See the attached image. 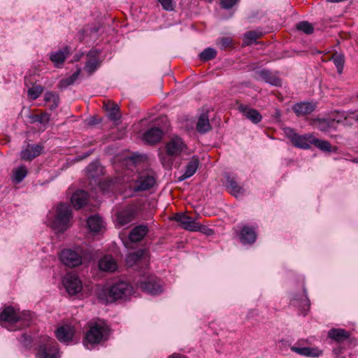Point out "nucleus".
I'll use <instances>...</instances> for the list:
<instances>
[{"label": "nucleus", "instance_id": "obj_1", "mask_svg": "<svg viewBox=\"0 0 358 358\" xmlns=\"http://www.w3.org/2000/svg\"><path fill=\"white\" fill-rule=\"evenodd\" d=\"M110 329L102 320H92L89 322V329L85 334V341L91 345L99 344L108 340Z\"/></svg>", "mask_w": 358, "mask_h": 358}, {"label": "nucleus", "instance_id": "obj_2", "mask_svg": "<svg viewBox=\"0 0 358 358\" xmlns=\"http://www.w3.org/2000/svg\"><path fill=\"white\" fill-rule=\"evenodd\" d=\"M28 317H30V313L24 314V318H22L13 307L7 306L0 313V324L4 326L3 322H6L8 324V327H6L8 330L13 331L15 330L13 328V325L17 327L20 325L28 326Z\"/></svg>", "mask_w": 358, "mask_h": 358}, {"label": "nucleus", "instance_id": "obj_3", "mask_svg": "<svg viewBox=\"0 0 358 358\" xmlns=\"http://www.w3.org/2000/svg\"><path fill=\"white\" fill-rule=\"evenodd\" d=\"M71 217V206L65 203H60L57 207L55 218L52 223V227L60 232H63L69 227Z\"/></svg>", "mask_w": 358, "mask_h": 358}, {"label": "nucleus", "instance_id": "obj_4", "mask_svg": "<svg viewBox=\"0 0 358 358\" xmlns=\"http://www.w3.org/2000/svg\"><path fill=\"white\" fill-rule=\"evenodd\" d=\"M134 292V287L129 282L123 280L113 283L108 289V295L113 300L127 299Z\"/></svg>", "mask_w": 358, "mask_h": 358}, {"label": "nucleus", "instance_id": "obj_5", "mask_svg": "<svg viewBox=\"0 0 358 358\" xmlns=\"http://www.w3.org/2000/svg\"><path fill=\"white\" fill-rule=\"evenodd\" d=\"M285 133L292 143L296 148L308 149L312 145V140L314 136L313 134L299 135L291 128H286Z\"/></svg>", "mask_w": 358, "mask_h": 358}, {"label": "nucleus", "instance_id": "obj_6", "mask_svg": "<svg viewBox=\"0 0 358 358\" xmlns=\"http://www.w3.org/2000/svg\"><path fill=\"white\" fill-rule=\"evenodd\" d=\"M45 343L39 346L38 358H59L57 342L49 337L44 338Z\"/></svg>", "mask_w": 358, "mask_h": 358}, {"label": "nucleus", "instance_id": "obj_7", "mask_svg": "<svg viewBox=\"0 0 358 358\" xmlns=\"http://www.w3.org/2000/svg\"><path fill=\"white\" fill-rule=\"evenodd\" d=\"M137 284L142 290L151 295H158L162 292L160 280L155 276H149L144 280L138 281Z\"/></svg>", "mask_w": 358, "mask_h": 358}, {"label": "nucleus", "instance_id": "obj_8", "mask_svg": "<svg viewBox=\"0 0 358 358\" xmlns=\"http://www.w3.org/2000/svg\"><path fill=\"white\" fill-rule=\"evenodd\" d=\"M187 148L186 144L178 136L171 138L166 144V152L169 156L176 157L180 155Z\"/></svg>", "mask_w": 358, "mask_h": 358}, {"label": "nucleus", "instance_id": "obj_9", "mask_svg": "<svg viewBox=\"0 0 358 358\" xmlns=\"http://www.w3.org/2000/svg\"><path fill=\"white\" fill-rule=\"evenodd\" d=\"M254 77L257 80L261 79L275 87H280L282 85V80L278 77V76L266 69L255 71Z\"/></svg>", "mask_w": 358, "mask_h": 358}, {"label": "nucleus", "instance_id": "obj_10", "mask_svg": "<svg viewBox=\"0 0 358 358\" xmlns=\"http://www.w3.org/2000/svg\"><path fill=\"white\" fill-rule=\"evenodd\" d=\"M63 284L70 295H75L80 292L83 287L80 280L73 273H67L63 279Z\"/></svg>", "mask_w": 358, "mask_h": 358}, {"label": "nucleus", "instance_id": "obj_11", "mask_svg": "<svg viewBox=\"0 0 358 358\" xmlns=\"http://www.w3.org/2000/svg\"><path fill=\"white\" fill-rule=\"evenodd\" d=\"M62 262L67 266L76 267L83 262L82 256L78 252L71 250H64L60 255Z\"/></svg>", "mask_w": 358, "mask_h": 358}, {"label": "nucleus", "instance_id": "obj_12", "mask_svg": "<svg viewBox=\"0 0 358 358\" xmlns=\"http://www.w3.org/2000/svg\"><path fill=\"white\" fill-rule=\"evenodd\" d=\"M43 150V146L39 144H28L20 152V158L24 161H31L39 156Z\"/></svg>", "mask_w": 358, "mask_h": 358}, {"label": "nucleus", "instance_id": "obj_13", "mask_svg": "<svg viewBox=\"0 0 358 358\" xmlns=\"http://www.w3.org/2000/svg\"><path fill=\"white\" fill-rule=\"evenodd\" d=\"M135 215L136 210L134 207H126L124 209L117 213V224L120 227H122L129 224L134 219Z\"/></svg>", "mask_w": 358, "mask_h": 358}, {"label": "nucleus", "instance_id": "obj_14", "mask_svg": "<svg viewBox=\"0 0 358 358\" xmlns=\"http://www.w3.org/2000/svg\"><path fill=\"white\" fill-rule=\"evenodd\" d=\"M172 220L178 222L185 230L194 231L196 229V222L195 220H193L191 217L183 213L175 214Z\"/></svg>", "mask_w": 358, "mask_h": 358}, {"label": "nucleus", "instance_id": "obj_15", "mask_svg": "<svg viewBox=\"0 0 358 358\" xmlns=\"http://www.w3.org/2000/svg\"><path fill=\"white\" fill-rule=\"evenodd\" d=\"M316 106V104L313 102L301 101L293 105L292 110L297 116H304L313 113L315 110Z\"/></svg>", "mask_w": 358, "mask_h": 358}, {"label": "nucleus", "instance_id": "obj_16", "mask_svg": "<svg viewBox=\"0 0 358 358\" xmlns=\"http://www.w3.org/2000/svg\"><path fill=\"white\" fill-rule=\"evenodd\" d=\"M145 254L146 252L143 249H139L134 252L129 253L126 258L127 265L129 266L141 264H145L147 265L148 258Z\"/></svg>", "mask_w": 358, "mask_h": 358}, {"label": "nucleus", "instance_id": "obj_17", "mask_svg": "<svg viewBox=\"0 0 358 358\" xmlns=\"http://www.w3.org/2000/svg\"><path fill=\"white\" fill-rule=\"evenodd\" d=\"M155 179L152 176L148 173H143L140 176L136 181V185L134 187L135 191H145L153 187Z\"/></svg>", "mask_w": 358, "mask_h": 358}, {"label": "nucleus", "instance_id": "obj_18", "mask_svg": "<svg viewBox=\"0 0 358 358\" xmlns=\"http://www.w3.org/2000/svg\"><path fill=\"white\" fill-rule=\"evenodd\" d=\"M238 109L243 115L252 123L257 124L262 120V115L256 110L249 108L246 105L240 104L238 106Z\"/></svg>", "mask_w": 358, "mask_h": 358}, {"label": "nucleus", "instance_id": "obj_19", "mask_svg": "<svg viewBox=\"0 0 358 358\" xmlns=\"http://www.w3.org/2000/svg\"><path fill=\"white\" fill-rule=\"evenodd\" d=\"M313 126L322 132H329L336 129L334 119L316 118L313 120Z\"/></svg>", "mask_w": 358, "mask_h": 358}, {"label": "nucleus", "instance_id": "obj_20", "mask_svg": "<svg viewBox=\"0 0 358 358\" xmlns=\"http://www.w3.org/2000/svg\"><path fill=\"white\" fill-rule=\"evenodd\" d=\"M239 238L243 244L253 243L257 238L255 229L248 225L243 226L240 231Z\"/></svg>", "mask_w": 358, "mask_h": 358}, {"label": "nucleus", "instance_id": "obj_21", "mask_svg": "<svg viewBox=\"0 0 358 358\" xmlns=\"http://www.w3.org/2000/svg\"><path fill=\"white\" fill-rule=\"evenodd\" d=\"M291 303L300 308L303 312H306L310 306V301L307 297L306 289H303L302 293L294 295L291 299Z\"/></svg>", "mask_w": 358, "mask_h": 358}, {"label": "nucleus", "instance_id": "obj_22", "mask_svg": "<svg viewBox=\"0 0 358 358\" xmlns=\"http://www.w3.org/2000/svg\"><path fill=\"white\" fill-rule=\"evenodd\" d=\"M88 60L85 65V70L90 73H93L100 66L99 52L96 50H90L87 54Z\"/></svg>", "mask_w": 358, "mask_h": 358}, {"label": "nucleus", "instance_id": "obj_23", "mask_svg": "<svg viewBox=\"0 0 358 358\" xmlns=\"http://www.w3.org/2000/svg\"><path fill=\"white\" fill-rule=\"evenodd\" d=\"M55 334L60 342L68 343L73 338L74 328L70 325L62 326L57 329Z\"/></svg>", "mask_w": 358, "mask_h": 358}, {"label": "nucleus", "instance_id": "obj_24", "mask_svg": "<svg viewBox=\"0 0 358 358\" xmlns=\"http://www.w3.org/2000/svg\"><path fill=\"white\" fill-rule=\"evenodd\" d=\"M164 136L163 131L158 127H153L148 129L143 134V139L150 144L159 143Z\"/></svg>", "mask_w": 358, "mask_h": 358}, {"label": "nucleus", "instance_id": "obj_25", "mask_svg": "<svg viewBox=\"0 0 358 358\" xmlns=\"http://www.w3.org/2000/svg\"><path fill=\"white\" fill-rule=\"evenodd\" d=\"M199 166V159L196 156H194L188 162L185 167V173L178 178L180 181L184 180L192 177L196 171Z\"/></svg>", "mask_w": 358, "mask_h": 358}, {"label": "nucleus", "instance_id": "obj_26", "mask_svg": "<svg viewBox=\"0 0 358 358\" xmlns=\"http://www.w3.org/2000/svg\"><path fill=\"white\" fill-rule=\"evenodd\" d=\"M99 268L103 271L113 272L117 270V265L110 255H105L99 261Z\"/></svg>", "mask_w": 358, "mask_h": 358}, {"label": "nucleus", "instance_id": "obj_27", "mask_svg": "<svg viewBox=\"0 0 358 358\" xmlns=\"http://www.w3.org/2000/svg\"><path fill=\"white\" fill-rule=\"evenodd\" d=\"M88 194L85 191L78 190L71 196V203L76 209H80L87 201Z\"/></svg>", "mask_w": 358, "mask_h": 358}, {"label": "nucleus", "instance_id": "obj_28", "mask_svg": "<svg viewBox=\"0 0 358 358\" xmlns=\"http://www.w3.org/2000/svg\"><path fill=\"white\" fill-rule=\"evenodd\" d=\"M148 231V229L146 225H138L131 230L129 238L131 242H138L145 237Z\"/></svg>", "mask_w": 358, "mask_h": 358}, {"label": "nucleus", "instance_id": "obj_29", "mask_svg": "<svg viewBox=\"0 0 358 358\" xmlns=\"http://www.w3.org/2000/svg\"><path fill=\"white\" fill-rule=\"evenodd\" d=\"M70 50L68 47H65L63 50H59L57 52H52L50 55V60L55 64L56 66L62 64L66 57L69 56Z\"/></svg>", "mask_w": 358, "mask_h": 358}, {"label": "nucleus", "instance_id": "obj_30", "mask_svg": "<svg viewBox=\"0 0 358 358\" xmlns=\"http://www.w3.org/2000/svg\"><path fill=\"white\" fill-rule=\"evenodd\" d=\"M86 173L90 178H96L103 174V167L98 161H94L87 166Z\"/></svg>", "mask_w": 358, "mask_h": 358}, {"label": "nucleus", "instance_id": "obj_31", "mask_svg": "<svg viewBox=\"0 0 358 358\" xmlns=\"http://www.w3.org/2000/svg\"><path fill=\"white\" fill-rule=\"evenodd\" d=\"M211 129L209 122V117L208 113H202L198 120L196 124V130L201 134H205Z\"/></svg>", "mask_w": 358, "mask_h": 358}, {"label": "nucleus", "instance_id": "obj_32", "mask_svg": "<svg viewBox=\"0 0 358 358\" xmlns=\"http://www.w3.org/2000/svg\"><path fill=\"white\" fill-rule=\"evenodd\" d=\"M87 226L90 230L94 233L101 231L103 227V222L99 215H92L87 219Z\"/></svg>", "mask_w": 358, "mask_h": 358}, {"label": "nucleus", "instance_id": "obj_33", "mask_svg": "<svg viewBox=\"0 0 358 358\" xmlns=\"http://www.w3.org/2000/svg\"><path fill=\"white\" fill-rule=\"evenodd\" d=\"M104 108L110 120L115 121L120 118V108L117 104L108 101L104 104Z\"/></svg>", "mask_w": 358, "mask_h": 358}, {"label": "nucleus", "instance_id": "obj_34", "mask_svg": "<svg viewBox=\"0 0 358 358\" xmlns=\"http://www.w3.org/2000/svg\"><path fill=\"white\" fill-rule=\"evenodd\" d=\"M328 336L336 341L341 342L348 339L350 334L343 329H331L328 332Z\"/></svg>", "mask_w": 358, "mask_h": 358}, {"label": "nucleus", "instance_id": "obj_35", "mask_svg": "<svg viewBox=\"0 0 358 358\" xmlns=\"http://www.w3.org/2000/svg\"><path fill=\"white\" fill-rule=\"evenodd\" d=\"M227 187L234 196L237 197L244 193V189L238 185L235 178L227 176Z\"/></svg>", "mask_w": 358, "mask_h": 358}, {"label": "nucleus", "instance_id": "obj_36", "mask_svg": "<svg viewBox=\"0 0 358 358\" xmlns=\"http://www.w3.org/2000/svg\"><path fill=\"white\" fill-rule=\"evenodd\" d=\"M28 170L24 165H21L19 167L13 170L12 180L14 183L18 184L22 182L24 178L27 176Z\"/></svg>", "mask_w": 358, "mask_h": 358}, {"label": "nucleus", "instance_id": "obj_37", "mask_svg": "<svg viewBox=\"0 0 358 358\" xmlns=\"http://www.w3.org/2000/svg\"><path fill=\"white\" fill-rule=\"evenodd\" d=\"M331 60L334 62L336 69L337 72L339 74H341L343 73L344 64H345V56L342 53H338L336 52L331 57Z\"/></svg>", "mask_w": 358, "mask_h": 358}, {"label": "nucleus", "instance_id": "obj_38", "mask_svg": "<svg viewBox=\"0 0 358 358\" xmlns=\"http://www.w3.org/2000/svg\"><path fill=\"white\" fill-rule=\"evenodd\" d=\"M44 101L46 103H52L50 106L51 110H55L59 105V96L56 92L48 91L44 94Z\"/></svg>", "mask_w": 358, "mask_h": 358}, {"label": "nucleus", "instance_id": "obj_39", "mask_svg": "<svg viewBox=\"0 0 358 358\" xmlns=\"http://www.w3.org/2000/svg\"><path fill=\"white\" fill-rule=\"evenodd\" d=\"M80 69H77L71 76L59 81V87L64 89L73 85L80 74Z\"/></svg>", "mask_w": 358, "mask_h": 358}, {"label": "nucleus", "instance_id": "obj_40", "mask_svg": "<svg viewBox=\"0 0 358 358\" xmlns=\"http://www.w3.org/2000/svg\"><path fill=\"white\" fill-rule=\"evenodd\" d=\"M262 33L257 31H250L244 34L243 42L246 45H250L256 42L257 39L260 38Z\"/></svg>", "mask_w": 358, "mask_h": 358}, {"label": "nucleus", "instance_id": "obj_41", "mask_svg": "<svg viewBox=\"0 0 358 358\" xmlns=\"http://www.w3.org/2000/svg\"><path fill=\"white\" fill-rule=\"evenodd\" d=\"M312 145H315L322 151H331V145L329 141L318 139L315 136H313V139L312 140Z\"/></svg>", "mask_w": 358, "mask_h": 358}, {"label": "nucleus", "instance_id": "obj_42", "mask_svg": "<svg viewBox=\"0 0 358 358\" xmlns=\"http://www.w3.org/2000/svg\"><path fill=\"white\" fill-rule=\"evenodd\" d=\"M217 51L212 48H207L199 54V58L204 62L209 61L216 57Z\"/></svg>", "mask_w": 358, "mask_h": 358}, {"label": "nucleus", "instance_id": "obj_43", "mask_svg": "<svg viewBox=\"0 0 358 358\" xmlns=\"http://www.w3.org/2000/svg\"><path fill=\"white\" fill-rule=\"evenodd\" d=\"M296 29L306 34H310L313 32V25L308 21H302L296 24Z\"/></svg>", "mask_w": 358, "mask_h": 358}, {"label": "nucleus", "instance_id": "obj_44", "mask_svg": "<svg viewBox=\"0 0 358 358\" xmlns=\"http://www.w3.org/2000/svg\"><path fill=\"white\" fill-rule=\"evenodd\" d=\"M43 91V87L40 85L34 86L28 90V96L32 99H38Z\"/></svg>", "mask_w": 358, "mask_h": 358}, {"label": "nucleus", "instance_id": "obj_45", "mask_svg": "<svg viewBox=\"0 0 358 358\" xmlns=\"http://www.w3.org/2000/svg\"><path fill=\"white\" fill-rule=\"evenodd\" d=\"M321 355L322 351L317 348L305 347V351L303 356L308 357H318Z\"/></svg>", "mask_w": 358, "mask_h": 358}, {"label": "nucleus", "instance_id": "obj_46", "mask_svg": "<svg viewBox=\"0 0 358 358\" xmlns=\"http://www.w3.org/2000/svg\"><path fill=\"white\" fill-rule=\"evenodd\" d=\"M50 114L44 113L41 115H34L33 119L34 122H38L42 124H47L50 121Z\"/></svg>", "mask_w": 358, "mask_h": 358}, {"label": "nucleus", "instance_id": "obj_47", "mask_svg": "<svg viewBox=\"0 0 358 358\" xmlns=\"http://www.w3.org/2000/svg\"><path fill=\"white\" fill-rule=\"evenodd\" d=\"M19 341L24 347L29 348L31 346L32 338L29 335L27 334H22L19 338Z\"/></svg>", "mask_w": 358, "mask_h": 358}, {"label": "nucleus", "instance_id": "obj_48", "mask_svg": "<svg viewBox=\"0 0 358 358\" xmlns=\"http://www.w3.org/2000/svg\"><path fill=\"white\" fill-rule=\"evenodd\" d=\"M194 231H200L207 236H212L214 234V231L212 229L205 225H201L198 222H196V227Z\"/></svg>", "mask_w": 358, "mask_h": 358}, {"label": "nucleus", "instance_id": "obj_49", "mask_svg": "<svg viewBox=\"0 0 358 358\" xmlns=\"http://www.w3.org/2000/svg\"><path fill=\"white\" fill-rule=\"evenodd\" d=\"M217 44L221 49H225L231 46L232 39L230 37H222L217 41Z\"/></svg>", "mask_w": 358, "mask_h": 358}, {"label": "nucleus", "instance_id": "obj_50", "mask_svg": "<svg viewBox=\"0 0 358 358\" xmlns=\"http://www.w3.org/2000/svg\"><path fill=\"white\" fill-rule=\"evenodd\" d=\"M164 10L171 11L174 10L173 0H158Z\"/></svg>", "mask_w": 358, "mask_h": 358}, {"label": "nucleus", "instance_id": "obj_51", "mask_svg": "<svg viewBox=\"0 0 358 358\" xmlns=\"http://www.w3.org/2000/svg\"><path fill=\"white\" fill-rule=\"evenodd\" d=\"M238 0H221L220 5L224 9H230L236 4Z\"/></svg>", "mask_w": 358, "mask_h": 358}, {"label": "nucleus", "instance_id": "obj_52", "mask_svg": "<svg viewBox=\"0 0 358 358\" xmlns=\"http://www.w3.org/2000/svg\"><path fill=\"white\" fill-rule=\"evenodd\" d=\"M290 349L292 352H296V354L303 356V354L305 351V347L299 348L296 346H290Z\"/></svg>", "mask_w": 358, "mask_h": 358}, {"label": "nucleus", "instance_id": "obj_53", "mask_svg": "<svg viewBox=\"0 0 358 358\" xmlns=\"http://www.w3.org/2000/svg\"><path fill=\"white\" fill-rule=\"evenodd\" d=\"M279 343L281 344V348H285L287 347H289L291 345V343H289V341L287 340H285V339H282L279 341Z\"/></svg>", "mask_w": 358, "mask_h": 358}, {"label": "nucleus", "instance_id": "obj_54", "mask_svg": "<svg viewBox=\"0 0 358 358\" xmlns=\"http://www.w3.org/2000/svg\"><path fill=\"white\" fill-rule=\"evenodd\" d=\"M169 358H188V357L183 355L179 354V353H173L171 355H170L169 357Z\"/></svg>", "mask_w": 358, "mask_h": 358}, {"label": "nucleus", "instance_id": "obj_55", "mask_svg": "<svg viewBox=\"0 0 358 358\" xmlns=\"http://www.w3.org/2000/svg\"><path fill=\"white\" fill-rule=\"evenodd\" d=\"M91 154V152H86L84 156L82 157V159L87 157Z\"/></svg>", "mask_w": 358, "mask_h": 358}, {"label": "nucleus", "instance_id": "obj_56", "mask_svg": "<svg viewBox=\"0 0 358 358\" xmlns=\"http://www.w3.org/2000/svg\"><path fill=\"white\" fill-rule=\"evenodd\" d=\"M355 120L358 122V114L355 117Z\"/></svg>", "mask_w": 358, "mask_h": 358}, {"label": "nucleus", "instance_id": "obj_57", "mask_svg": "<svg viewBox=\"0 0 358 358\" xmlns=\"http://www.w3.org/2000/svg\"><path fill=\"white\" fill-rule=\"evenodd\" d=\"M210 1H211L212 0H209Z\"/></svg>", "mask_w": 358, "mask_h": 358}, {"label": "nucleus", "instance_id": "obj_58", "mask_svg": "<svg viewBox=\"0 0 358 358\" xmlns=\"http://www.w3.org/2000/svg\"><path fill=\"white\" fill-rule=\"evenodd\" d=\"M357 99H358V94H357Z\"/></svg>", "mask_w": 358, "mask_h": 358}]
</instances>
